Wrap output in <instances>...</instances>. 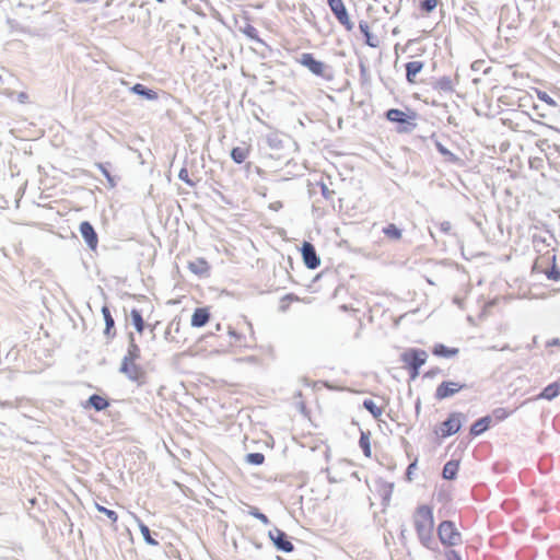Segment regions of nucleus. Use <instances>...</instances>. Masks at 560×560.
I'll return each instance as SVG.
<instances>
[{
	"mask_svg": "<svg viewBox=\"0 0 560 560\" xmlns=\"http://www.w3.org/2000/svg\"><path fill=\"white\" fill-rule=\"evenodd\" d=\"M560 394V385L558 382H553L549 385H547L542 392L539 394L540 398L552 400L556 397H558Z\"/></svg>",
	"mask_w": 560,
	"mask_h": 560,
	"instance_id": "27",
	"label": "nucleus"
},
{
	"mask_svg": "<svg viewBox=\"0 0 560 560\" xmlns=\"http://www.w3.org/2000/svg\"><path fill=\"white\" fill-rule=\"evenodd\" d=\"M95 508L96 510L100 512V513H103L105 514L113 523H116L117 520H118V514L114 511V510H110V509H107L103 505H100V504H95Z\"/></svg>",
	"mask_w": 560,
	"mask_h": 560,
	"instance_id": "39",
	"label": "nucleus"
},
{
	"mask_svg": "<svg viewBox=\"0 0 560 560\" xmlns=\"http://www.w3.org/2000/svg\"><path fill=\"white\" fill-rule=\"evenodd\" d=\"M512 412L506 410L505 408L499 407L492 411V419H495L498 422L505 420Z\"/></svg>",
	"mask_w": 560,
	"mask_h": 560,
	"instance_id": "40",
	"label": "nucleus"
},
{
	"mask_svg": "<svg viewBox=\"0 0 560 560\" xmlns=\"http://www.w3.org/2000/svg\"><path fill=\"white\" fill-rule=\"evenodd\" d=\"M211 314L209 312L208 307H197L195 308L192 315L190 325L195 328H201L206 326L210 320Z\"/></svg>",
	"mask_w": 560,
	"mask_h": 560,
	"instance_id": "14",
	"label": "nucleus"
},
{
	"mask_svg": "<svg viewBox=\"0 0 560 560\" xmlns=\"http://www.w3.org/2000/svg\"><path fill=\"white\" fill-rule=\"evenodd\" d=\"M424 63L422 61H409L405 65L406 80L409 83L416 82V77L422 71Z\"/></svg>",
	"mask_w": 560,
	"mask_h": 560,
	"instance_id": "21",
	"label": "nucleus"
},
{
	"mask_svg": "<svg viewBox=\"0 0 560 560\" xmlns=\"http://www.w3.org/2000/svg\"><path fill=\"white\" fill-rule=\"evenodd\" d=\"M433 89L444 93H452L454 91L453 82L450 77H441L433 83Z\"/></svg>",
	"mask_w": 560,
	"mask_h": 560,
	"instance_id": "28",
	"label": "nucleus"
},
{
	"mask_svg": "<svg viewBox=\"0 0 560 560\" xmlns=\"http://www.w3.org/2000/svg\"><path fill=\"white\" fill-rule=\"evenodd\" d=\"M230 155L233 162H235L236 164H242L248 155V150L241 147H234L231 150Z\"/></svg>",
	"mask_w": 560,
	"mask_h": 560,
	"instance_id": "32",
	"label": "nucleus"
},
{
	"mask_svg": "<svg viewBox=\"0 0 560 560\" xmlns=\"http://www.w3.org/2000/svg\"><path fill=\"white\" fill-rule=\"evenodd\" d=\"M128 347H127V353L122 358V360L127 361H137L140 359V347L138 346L136 341V337L133 332L128 334Z\"/></svg>",
	"mask_w": 560,
	"mask_h": 560,
	"instance_id": "18",
	"label": "nucleus"
},
{
	"mask_svg": "<svg viewBox=\"0 0 560 560\" xmlns=\"http://www.w3.org/2000/svg\"><path fill=\"white\" fill-rule=\"evenodd\" d=\"M110 165L109 163H95V166L102 172V174L105 176L108 187L114 188L117 185V179L115 176H113L107 168V166Z\"/></svg>",
	"mask_w": 560,
	"mask_h": 560,
	"instance_id": "30",
	"label": "nucleus"
},
{
	"mask_svg": "<svg viewBox=\"0 0 560 560\" xmlns=\"http://www.w3.org/2000/svg\"><path fill=\"white\" fill-rule=\"evenodd\" d=\"M362 406L372 415L374 419L377 420L382 416L383 410L374 402V400L366 398L363 400Z\"/></svg>",
	"mask_w": 560,
	"mask_h": 560,
	"instance_id": "31",
	"label": "nucleus"
},
{
	"mask_svg": "<svg viewBox=\"0 0 560 560\" xmlns=\"http://www.w3.org/2000/svg\"><path fill=\"white\" fill-rule=\"evenodd\" d=\"M459 352L458 348H451L443 343H436L432 348V354L439 358H453Z\"/></svg>",
	"mask_w": 560,
	"mask_h": 560,
	"instance_id": "22",
	"label": "nucleus"
},
{
	"mask_svg": "<svg viewBox=\"0 0 560 560\" xmlns=\"http://www.w3.org/2000/svg\"><path fill=\"white\" fill-rule=\"evenodd\" d=\"M178 178L180 180H183L184 183H186L188 186L190 187H195L196 186V183L190 179L189 175H188V171L186 167H182L179 173H178Z\"/></svg>",
	"mask_w": 560,
	"mask_h": 560,
	"instance_id": "41",
	"label": "nucleus"
},
{
	"mask_svg": "<svg viewBox=\"0 0 560 560\" xmlns=\"http://www.w3.org/2000/svg\"><path fill=\"white\" fill-rule=\"evenodd\" d=\"M440 373H442V370L440 368L435 366V368H432L429 371H427L424 373L423 377L424 378H433Z\"/></svg>",
	"mask_w": 560,
	"mask_h": 560,
	"instance_id": "44",
	"label": "nucleus"
},
{
	"mask_svg": "<svg viewBox=\"0 0 560 560\" xmlns=\"http://www.w3.org/2000/svg\"><path fill=\"white\" fill-rule=\"evenodd\" d=\"M417 463H418V460H417V458H416V459H415L413 462H411V463L408 465V467H407V470H406V479H407L408 481H411V480H412V472H413V470L417 468Z\"/></svg>",
	"mask_w": 560,
	"mask_h": 560,
	"instance_id": "43",
	"label": "nucleus"
},
{
	"mask_svg": "<svg viewBox=\"0 0 560 560\" xmlns=\"http://www.w3.org/2000/svg\"><path fill=\"white\" fill-rule=\"evenodd\" d=\"M245 34L250 37V38H256L257 37V30L254 27V26H248L246 30H245Z\"/></svg>",
	"mask_w": 560,
	"mask_h": 560,
	"instance_id": "48",
	"label": "nucleus"
},
{
	"mask_svg": "<svg viewBox=\"0 0 560 560\" xmlns=\"http://www.w3.org/2000/svg\"><path fill=\"white\" fill-rule=\"evenodd\" d=\"M360 433H361V436L359 440V446L366 457H371L372 450H371V442H370V432H364L360 429Z\"/></svg>",
	"mask_w": 560,
	"mask_h": 560,
	"instance_id": "29",
	"label": "nucleus"
},
{
	"mask_svg": "<svg viewBox=\"0 0 560 560\" xmlns=\"http://www.w3.org/2000/svg\"><path fill=\"white\" fill-rule=\"evenodd\" d=\"M79 232L89 249L95 252L98 245V235L94 226L89 221H82L79 225Z\"/></svg>",
	"mask_w": 560,
	"mask_h": 560,
	"instance_id": "9",
	"label": "nucleus"
},
{
	"mask_svg": "<svg viewBox=\"0 0 560 560\" xmlns=\"http://www.w3.org/2000/svg\"><path fill=\"white\" fill-rule=\"evenodd\" d=\"M533 243H534V245H535V246H538V245H539V243H541V244H545V245L549 246V243L547 242V237H546V236H541V235H536V234H535V235L533 236Z\"/></svg>",
	"mask_w": 560,
	"mask_h": 560,
	"instance_id": "45",
	"label": "nucleus"
},
{
	"mask_svg": "<svg viewBox=\"0 0 560 560\" xmlns=\"http://www.w3.org/2000/svg\"><path fill=\"white\" fill-rule=\"evenodd\" d=\"M435 148L438 152L445 158L447 162L456 163L459 159L453 152H451L446 147H444L440 141H435Z\"/></svg>",
	"mask_w": 560,
	"mask_h": 560,
	"instance_id": "33",
	"label": "nucleus"
},
{
	"mask_svg": "<svg viewBox=\"0 0 560 560\" xmlns=\"http://www.w3.org/2000/svg\"><path fill=\"white\" fill-rule=\"evenodd\" d=\"M245 462L249 465L259 466L265 462V455L259 452L248 453L245 456Z\"/></svg>",
	"mask_w": 560,
	"mask_h": 560,
	"instance_id": "34",
	"label": "nucleus"
},
{
	"mask_svg": "<svg viewBox=\"0 0 560 560\" xmlns=\"http://www.w3.org/2000/svg\"><path fill=\"white\" fill-rule=\"evenodd\" d=\"M416 413L419 415L421 410V399L418 398L415 405Z\"/></svg>",
	"mask_w": 560,
	"mask_h": 560,
	"instance_id": "54",
	"label": "nucleus"
},
{
	"mask_svg": "<svg viewBox=\"0 0 560 560\" xmlns=\"http://www.w3.org/2000/svg\"><path fill=\"white\" fill-rule=\"evenodd\" d=\"M538 97L540 101L545 102L546 104H548L550 106L557 105L556 101L550 95H548L546 92H538Z\"/></svg>",
	"mask_w": 560,
	"mask_h": 560,
	"instance_id": "42",
	"label": "nucleus"
},
{
	"mask_svg": "<svg viewBox=\"0 0 560 560\" xmlns=\"http://www.w3.org/2000/svg\"><path fill=\"white\" fill-rule=\"evenodd\" d=\"M330 11L336 19L350 31V16L342 0H327Z\"/></svg>",
	"mask_w": 560,
	"mask_h": 560,
	"instance_id": "12",
	"label": "nucleus"
},
{
	"mask_svg": "<svg viewBox=\"0 0 560 560\" xmlns=\"http://www.w3.org/2000/svg\"><path fill=\"white\" fill-rule=\"evenodd\" d=\"M300 62L306 67L313 74L323 75L326 66L320 60H317L313 54L304 52L301 55Z\"/></svg>",
	"mask_w": 560,
	"mask_h": 560,
	"instance_id": "13",
	"label": "nucleus"
},
{
	"mask_svg": "<svg viewBox=\"0 0 560 560\" xmlns=\"http://www.w3.org/2000/svg\"><path fill=\"white\" fill-rule=\"evenodd\" d=\"M450 228H451V225H450V223H448V222H444V223H442V230H443V231H448V230H450Z\"/></svg>",
	"mask_w": 560,
	"mask_h": 560,
	"instance_id": "57",
	"label": "nucleus"
},
{
	"mask_svg": "<svg viewBox=\"0 0 560 560\" xmlns=\"http://www.w3.org/2000/svg\"><path fill=\"white\" fill-rule=\"evenodd\" d=\"M446 559L447 560H462V557L456 550L451 549L446 552Z\"/></svg>",
	"mask_w": 560,
	"mask_h": 560,
	"instance_id": "46",
	"label": "nucleus"
},
{
	"mask_svg": "<svg viewBox=\"0 0 560 560\" xmlns=\"http://www.w3.org/2000/svg\"><path fill=\"white\" fill-rule=\"evenodd\" d=\"M130 320L137 332L142 334L147 327V323L144 322L141 311L138 308H132L130 312Z\"/></svg>",
	"mask_w": 560,
	"mask_h": 560,
	"instance_id": "23",
	"label": "nucleus"
},
{
	"mask_svg": "<svg viewBox=\"0 0 560 560\" xmlns=\"http://www.w3.org/2000/svg\"><path fill=\"white\" fill-rule=\"evenodd\" d=\"M491 422L492 417L490 415L483 416L471 424L469 433L474 436L481 435L490 428Z\"/></svg>",
	"mask_w": 560,
	"mask_h": 560,
	"instance_id": "19",
	"label": "nucleus"
},
{
	"mask_svg": "<svg viewBox=\"0 0 560 560\" xmlns=\"http://www.w3.org/2000/svg\"><path fill=\"white\" fill-rule=\"evenodd\" d=\"M438 3H439V0H420L419 9L421 10L422 13L429 14L432 11H434Z\"/></svg>",
	"mask_w": 560,
	"mask_h": 560,
	"instance_id": "36",
	"label": "nucleus"
},
{
	"mask_svg": "<svg viewBox=\"0 0 560 560\" xmlns=\"http://www.w3.org/2000/svg\"><path fill=\"white\" fill-rule=\"evenodd\" d=\"M229 334L236 340H240V338H241V335L236 330H234L232 327H229Z\"/></svg>",
	"mask_w": 560,
	"mask_h": 560,
	"instance_id": "53",
	"label": "nucleus"
},
{
	"mask_svg": "<svg viewBox=\"0 0 560 560\" xmlns=\"http://www.w3.org/2000/svg\"><path fill=\"white\" fill-rule=\"evenodd\" d=\"M119 372L125 374L128 380L142 384L145 378V372L136 361L121 360Z\"/></svg>",
	"mask_w": 560,
	"mask_h": 560,
	"instance_id": "6",
	"label": "nucleus"
},
{
	"mask_svg": "<svg viewBox=\"0 0 560 560\" xmlns=\"http://www.w3.org/2000/svg\"><path fill=\"white\" fill-rule=\"evenodd\" d=\"M383 233L392 240H399L401 237V230L395 224L390 223L383 229Z\"/></svg>",
	"mask_w": 560,
	"mask_h": 560,
	"instance_id": "35",
	"label": "nucleus"
},
{
	"mask_svg": "<svg viewBox=\"0 0 560 560\" xmlns=\"http://www.w3.org/2000/svg\"><path fill=\"white\" fill-rule=\"evenodd\" d=\"M179 329V323H176L175 331H178Z\"/></svg>",
	"mask_w": 560,
	"mask_h": 560,
	"instance_id": "60",
	"label": "nucleus"
},
{
	"mask_svg": "<svg viewBox=\"0 0 560 560\" xmlns=\"http://www.w3.org/2000/svg\"><path fill=\"white\" fill-rule=\"evenodd\" d=\"M170 334H171L170 329H166L165 335H164L166 340L170 339Z\"/></svg>",
	"mask_w": 560,
	"mask_h": 560,
	"instance_id": "58",
	"label": "nucleus"
},
{
	"mask_svg": "<svg viewBox=\"0 0 560 560\" xmlns=\"http://www.w3.org/2000/svg\"><path fill=\"white\" fill-rule=\"evenodd\" d=\"M248 514L257 520H259L262 524L268 525L270 523L268 516L260 512V510L256 506H249Z\"/></svg>",
	"mask_w": 560,
	"mask_h": 560,
	"instance_id": "37",
	"label": "nucleus"
},
{
	"mask_svg": "<svg viewBox=\"0 0 560 560\" xmlns=\"http://www.w3.org/2000/svg\"><path fill=\"white\" fill-rule=\"evenodd\" d=\"M220 329H221V325H220V324H218V325H217V330H220Z\"/></svg>",
	"mask_w": 560,
	"mask_h": 560,
	"instance_id": "61",
	"label": "nucleus"
},
{
	"mask_svg": "<svg viewBox=\"0 0 560 560\" xmlns=\"http://www.w3.org/2000/svg\"><path fill=\"white\" fill-rule=\"evenodd\" d=\"M546 260L547 262H551L552 266L550 268L541 270L545 273L548 280L559 281L560 280V268L556 264V254H551L547 252L546 255L536 260L534 265V269H538L539 265Z\"/></svg>",
	"mask_w": 560,
	"mask_h": 560,
	"instance_id": "11",
	"label": "nucleus"
},
{
	"mask_svg": "<svg viewBox=\"0 0 560 560\" xmlns=\"http://www.w3.org/2000/svg\"><path fill=\"white\" fill-rule=\"evenodd\" d=\"M359 28H360L361 34L363 35V38H364V42L366 45H369L370 47H373V48L378 46L380 39L376 35H374L370 31V26H369L368 22L360 21Z\"/></svg>",
	"mask_w": 560,
	"mask_h": 560,
	"instance_id": "20",
	"label": "nucleus"
},
{
	"mask_svg": "<svg viewBox=\"0 0 560 560\" xmlns=\"http://www.w3.org/2000/svg\"><path fill=\"white\" fill-rule=\"evenodd\" d=\"M80 2H96L97 0H79Z\"/></svg>",
	"mask_w": 560,
	"mask_h": 560,
	"instance_id": "59",
	"label": "nucleus"
},
{
	"mask_svg": "<svg viewBox=\"0 0 560 560\" xmlns=\"http://www.w3.org/2000/svg\"><path fill=\"white\" fill-rule=\"evenodd\" d=\"M108 398L98 394H93L89 397L86 402L83 405L84 408H93L95 411H103L109 407Z\"/></svg>",
	"mask_w": 560,
	"mask_h": 560,
	"instance_id": "16",
	"label": "nucleus"
},
{
	"mask_svg": "<svg viewBox=\"0 0 560 560\" xmlns=\"http://www.w3.org/2000/svg\"><path fill=\"white\" fill-rule=\"evenodd\" d=\"M468 385L465 383H458L454 381H443L440 385H438L435 389L434 397L436 400L447 399L462 389L467 388Z\"/></svg>",
	"mask_w": 560,
	"mask_h": 560,
	"instance_id": "5",
	"label": "nucleus"
},
{
	"mask_svg": "<svg viewBox=\"0 0 560 560\" xmlns=\"http://www.w3.org/2000/svg\"><path fill=\"white\" fill-rule=\"evenodd\" d=\"M301 254L303 262L308 269L314 270L320 266V258L315 246L311 242L304 241L302 243Z\"/></svg>",
	"mask_w": 560,
	"mask_h": 560,
	"instance_id": "8",
	"label": "nucleus"
},
{
	"mask_svg": "<svg viewBox=\"0 0 560 560\" xmlns=\"http://www.w3.org/2000/svg\"><path fill=\"white\" fill-rule=\"evenodd\" d=\"M339 310L342 312H348L350 308H349L348 304H341V305H339Z\"/></svg>",
	"mask_w": 560,
	"mask_h": 560,
	"instance_id": "56",
	"label": "nucleus"
},
{
	"mask_svg": "<svg viewBox=\"0 0 560 560\" xmlns=\"http://www.w3.org/2000/svg\"><path fill=\"white\" fill-rule=\"evenodd\" d=\"M413 523L421 545L429 550H436L438 544L433 537L434 518L432 508L425 504L418 506L413 515Z\"/></svg>",
	"mask_w": 560,
	"mask_h": 560,
	"instance_id": "1",
	"label": "nucleus"
},
{
	"mask_svg": "<svg viewBox=\"0 0 560 560\" xmlns=\"http://www.w3.org/2000/svg\"><path fill=\"white\" fill-rule=\"evenodd\" d=\"M421 366L406 368L409 372L410 380H416L419 376V370Z\"/></svg>",
	"mask_w": 560,
	"mask_h": 560,
	"instance_id": "47",
	"label": "nucleus"
},
{
	"mask_svg": "<svg viewBox=\"0 0 560 560\" xmlns=\"http://www.w3.org/2000/svg\"><path fill=\"white\" fill-rule=\"evenodd\" d=\"M546 346L547 347H558V346H560V338H552V339L548 340Z\"/></svg>",
	"mask_w": 560,
	"mask_h": 560,
	"instance_id": "50",
	"label": "nucleus"
},
{
	"mask_svg": "<svg viewBox=\"0 0 560 560\" xmlns=\"http://www.w3.org/2000/svg\"><path fill=\"white\" fill-rule=\"evenodd\" d=\"M28 100V95L27 93L25 92H20L19 95H18V101L20 103H26V101Z\"/></svg>",
	"mask_w": 560,
	"mask_h": 560,
	"instance_id": "51",
	"label": "nucleus"
},
{
	"mask_svg": "<svg viewBox=\"0 0 560 560\" xmlns=\"http://www.w3.org/2000/svg\"><path fill=\"white\" fill-rule=\"evenodd\" d=\"M268 537L270 538L277 550L287 553L294 550V546L290 541L289 536L284 530L278 527H273L268 532Z\"/></svg>",
	"mask_w": 560,
	"mask_h": 560,
	"instance_id": "4",
	"label": "nucleus"
},
{
	"mask_svg": "<svg viewBox=\"0 0 560 560\" xmlns=\"http://www.w3.org/2000/svg\"><path fill=\"white\" fill-rule=\"evenodd\" d=\"M462 419H465V416L462 412H451L447 419L441 423V436L447 438L457 433L462 428Z\"/></svg>",
	"mask_w": 560,
	"mask_h": 560,
	"instance_id": "7",
	"label": "nucleus"
},
{
	"mask_svg": "<svg viewBox=\"0 0 560 560\" xmlns=\"http://www.w3.org/2000/svg\"><path fill=\"white\" fill-rule=\"evenodd\" d=\"M189 270L197 276H206L209 271L208 262L203 258H198L195 261H190Z\"/></svg>",
	"mask_w": 560,
	"mask_h": 560,
	"instance_id": "24",
	"label": "nucleus"
},
{
	"mask_svg": "<svg viewBox=\"0 0 560 560\" xmlns=\"http://www.w3.org/2000/svg\"><path fill=\"white\" fill-rule=\"evenodd\" d=\"M427 360V351L419 348H408L400 354V361L405 364V368L422 366Z\"/></svg>",
	"mask_w": 560,
	"mask_h": 560,
	"instance_id": "3",
	"label": "nucleus"
},
{
	"mask_svg": "<svg viewBox=\"0 0 560 560\" xmlns=\"http://www.w3.org/2000/svg\"><path fill=\"white\" fill-rule=\"evenodd\" d=\"M438 536L440 541L447 547L457 546L462 542V534L457 530L453 521H442L438 526Z\"/></svg>",
	"mask_w": 560,
	"mask_h": 560,
	"instance_id": "2",
	"label": "nucleus"
},
{
	"mask_svg": "<svg viewBox=\"0 0 560 560\" xmlns=\"http://www.w3.org/2000/svg\"><path fill=\"white\" fill-rule=\"evenodd\" d=\"M320 190H322V195L326 198V199H329L331 195H334V191H330L326 185L324 184H320Z\"/></svg>",
	"mask_w": 560,
	"mask_h": 560,
	"instance_id": "49",
	"label": "nucleus"
},
{
	"mask_svg": "<svg viewBox=\"0 0 560 560\" xmlns=\"http://www.w3.org/2000/svg\"><path fill=\"white\" fill-rule=\"evenodd\" d=\"M459 464L457 460H448L442 470V476L446 480H454L458 472Z\"/></svg>",
	"mask_w": 560,
	"mask_h": 560,
	"instance_id": "26",
	"label": "nucleus"
},
{
	"mask_svg": "<svg viewBox=\"0 0 560 560\" xmlns=\"http://www.w3.org/2000/svg\"><path fill=\"white\" fill-rule=\"evenodd\" d=\"M159 3H163L165 0H155Z\"/></svg>",
	"mask_w": 560,
	"mask_h": 560,
	"instance_id": "62",
	"label": "nucleus"
},
{
	"mask_svg": "<svg viewBox=\"0 0 560 560\" xmlns=\"http://www.w3.org/2000/svg\"><path fill=\"white\" fill-rule=\"evenodd\" d=\"M130 92L148 101H155L159 98V94L156 91L141 83L133 84L130 88Z\"/></svg>",
	"mask_w": 560,
	"mask_h": 560,
	"instance_id": "17",
	"label": "nucleus"
},
{
	"mask_svg": "<svg viewBox=\"0 0 560 560\" xmlns=\"http://www.w3.org/2000/svg\"><path fill=\"white\" fill-rule=\"evenodd\" d=\"M266 141L268 147L273 150H280L282 148V140L279 138L278 135H269Z\"/></svg>",
	"mask_w": 560,
	"mask_h": 560,
	"instance_id": "38",
	"label": "nucleus"
},
{
	"mask_svg": "<svg viewBox=\"0 0 560 560\" xmlns=\"http://www.w3.org/2000/svg\"><path fill=\"white\" fill-rule=\"evenodd\" d=\"M343 289H345V288H343V287H341V285L337 287V288H336V290H335L334 296H335V298H336V296H338V294H339Z\"/></svg>",
	"mask_w": 560,
	"mask_h": 560,
	"instance_id": "55",
	"label": "nucleus"
},
{
	"mask_svg": "<svg viewBox=\"0 0 560 560\" xmlns=\"http://www.w3.org/2000/svg\"><path fill=\"white\" fill-rule=\"evenodd\" d=\"M101 312L105 322L104 336L107 340H112L116 335L115 319L107 305H103Z\"/></svg>",
	"mask_w": 560,
	"mask_h": 560,
	"instance_id": "15",
	"label": "nucleus"
},
{
	"mask_svg": "<svg viewBox=\"0 0 560 560\" xmlns=\"http://www.w3.org/2000/svg\"><path fill=\"white\" fill-rule=\"evenodd\" d=\"M269 208L275 210V211H278V210H280L282 208V202L281 201H275V202L270 203Z\"/></svg>",
	"mask_w": 560,
	"mask_h": 560,
	"instance_id": "52",
	"label": "nucleus"
},
{
	"mask_svg": "<svg viewBox=\"0 0 560 560\" xmlns=\"http://www.w3.org/2000/svg\"><path fill=\"white\" fill-rule=\"evenodd\" d=\"M135 518L138 523L143 540L150 546H158L159 542L155 538H153L150 528L139 517L135 516Z\"/></svg>",
	"mask_w": 560,
	"mask_h": 560,
	"instance_id": "25",
	"label": "nucleus"
},
{
	"mask_svg": "<svg viewBox=\"0 0 560 560\" xmlns=\"http://www.w3.org/2000/svg\"><path fill=\"white\" fill-rule=\"evenodd\" d=\"M385 116L392 122L408 125L409 127H404L405 131L412 130L416 127L415 122H410V119L416 118V113H412V115L409 116L408 114L398 108H390L385 113Z\"/></svg>",
	"mask_w": 560,
	"mask_h": 560,
	"instance_id": "10",
	"label": "nucleus"
}]
</instances>
